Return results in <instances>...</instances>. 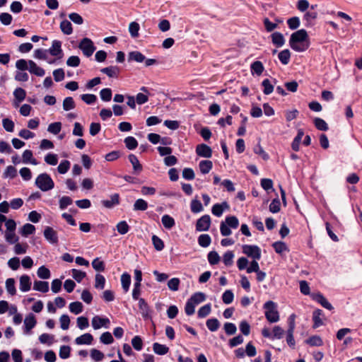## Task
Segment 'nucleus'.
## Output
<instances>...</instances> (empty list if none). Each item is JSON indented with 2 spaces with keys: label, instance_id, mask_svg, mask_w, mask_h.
Segmentation results:
<instances>
[{
  "label": "nucleus",
  "instance_id": "1",
  "mask_svg": "<svg viewBox=\"0 0 362 362\" xmlns=\"http://www.w3.org/2000/svg\"><path fill=\"white\" fill-rule=\"evenodd\" d=\"M290 47L296 52H304L309 47L308 33L300 29L293 33L289 40Z\"/></svg>",
  "mask_w": 362,
  "mask_h": 362
},
{
  "label": "nucleus",
  "instance_id": "2",
  "mask_svg": "<svg viewBox=\"0 0 362 362\" xmlns=\"http://www.w3.org/2000/svg\"><path fill=\"white\" fill-rule=\"evenodd\" d=\"M35 185L43 192L49 191L54 187V183L52 179L47 173H42L39 175L36 178Z\"/></svg>",
  "mask_w": 362,
  "mask_h": 362
},
{
  "label": "nucleus",
  "instance_id": "3",
  "mask_svg": "<svg viewBox=\"0 0 362 362\" xmlns=\"http://www.w3.org/2000/svg\"><path fill=\"white\" fill-rule=\"evenodd\" d=\"M265 317L269 322H276L279 320V312L276 309V305L274 302L269 300L264 304Z\"/></svg>",
  "mask_w": 362,
  "mask_h": 362
},
{
  "label": "nucleus",
  "instance_id": "4",
  "mask_svg": "<svg viewBox=\"0 0 362 362\" xmlns=\"http://www.w3.org/2000/svg\"><path fill=\"white\" fill-rule=\"evenodd\" d=\"M78 48L83 52V54L87 57H90L95 50V47L93 45V42L88 37H84L81 40L78 45Z\"/></svg>",
  "mask_w": 362,
  "mask_h": 362
},
{
  "label": "nucleus",
  "instance_id": "5",
  "mask_svg": "<svg viewBox=\"0 0 362 362\" xmlns=\"http://www.w3.org/2000/svg\"><path fill=\"white\" fill-rule=\"evenodd\" d=\"M243 252L248 257H251L255 259H259L261 257L260 249L256 245H245L243 246Z\"/></svg>",
  "mask_w": 362,
  "mask_h": 362
},
{
  "label": "nucleus",
  "instance_id": "6",
  "mask_svg": "<svg viewBox=\"0 0 362 362\" xmlns=\"http://www.w3.org/2000/svg\"><path fill=\"white\" fill-rule=\"evenodd\" d=\"M211 226V218L209 215H204L199 218L196 223V230L198 231H206Z\"/></svg>",
  "mask_w": 362,
  "mask_h": 362
},
{
  "label": "nucleus",
  "instance_id": "7",
  "mask_svg": "<svg viewBox=\"0 0 362 362\" xmlns=\"http://www.w3.org/2000/svg\"><path fill=\"white\" fill-rule=\"evenodd\" d=\"M196 153L199 156L206 158H209L212 156V150L211 147L204 144L197 146Z\"/></svg>",
  "mask_w": 362,
  "mask_h": 362
},
{
  "label": "nucleus",
  "instance_id": "8",
  "mask_svg": "<svg viewBox=\"0 0 362 362\" xmlns=\"http://www.w3.org/2000/svg\"><path fill=\"white\" fill-rule=\"evenodd\" d=\"M44 236L45 239L52 244L58 243L57 233L52 228L47 226L44 230Z\"/></svg>",
  "mask_w": 362,
  "mask_h": 362
},
{
  "label": "nucleus",
  "instance_id": "9",
  "mask_svg": "<svg viewBox=\"0 0 362 362\" xmlns=\"http://www.w3.org/2000/svg\"><path fill=\"white\" fill-rule=\"evenodd\" d=\"M91 323L93 329H98L102 327H105L107 328V325L110 324V320L108 318H103L99 316H95L93 317Z\"/></svg>",
  "mask_w": 362,
  "mask_h": 362
},
{
  "label": "nucleus",
  "instance_id": "10",
  "mask_svg": "<svg viewBox=\"0 0 362 362\" xmlns=\"http://www.w3.org/2000/svg\"><path fill=\"white\" fill-rule=\"evenodd\" d=\"M311 296L314 300L319 303L325 308L329 310L333 309V307L331 305V303H329L328 300L320 293H312Z\"/></svg>",
  "mask_w": 362,
  "mask_h": 362
},
{
  "label": "nucleus",
  "instance_id": "11",
  "mask_svg": "<svg viewBox=\"0 0 362 362\" xmlns=\"http://www.w3.org/2000/svg\"><path fill=\"white\" fill-rule=\"evenodd\" d=\"M62 42L59 40H54L52 47L47 50L52 56L62 57Z\"/></svg>",
  "mask_w": 362,
  "mask_h": 362
},
{
  "label": "nucleus",
  "instance_id": "12",
  "mask_svg": "<svg viewBox=\"0 0 362 362\" xmlns=\"http://www.w3.org/2000/svg\"><path fill=\"white\" fill-rule=\"evenodd\" d=\"M37 321L33 314L30 313L24 320L25 332L30 333V330L36 325Z\"/></svg>",
  "mask_w": 362,
  "mask_h": 362
},
{
  "label": "nucleus",
  "instance_id": "13",
  "mask_svg": "<svg viewBox=\"0 0 362 362\" xmlns=\"http://www.w3.org/2000/svg\"><path fill=\"white\" fill-rule=\"evenodd\" d=\"M100 71L110 78H117L120 72V69L117 66H110L103 68Z\"/></svg>",
  "mask_w": 362,
  "mask_h": 362
},
{
  "label": "nucleus",
  "instance_id": "14",
  "mask_svg": "<svg viewBox=\"0 0 362 362\" xmlns=\"http://www.w3.org/2000/svg\"><path fill=\"white\" fill-rule=\"evenodd\" d=\"M29 69L28 71L30 73L35 74L37 76H43L45 74V70L38 66L35 62L32 60L28 61Z\"/></svg>",
  "mask_w": 362,
  "mask_h": 362
},
{
  "label": "nucleus",
  "instance_id": "15",
  "mask_svg": "<svg viewBox=\"0 0 362 362\" xmlns=\"http://www.w3.org/2000/svg\"><path fill=\"white\" fill-rule=\"evenodd\" d=\"M110 200H103L102 204L107 209H111L116 205L119 204V194H114L111 195Z\"/></svg>",
  "mask_w": 362,
  "mask_h": 362
},
{
  "label": "nucleus",
  "instance_id": "16",
  "mask_svg": "<svg viewBox=\"0 0 362 362\" xmlns=\"http://www.w3.org/2000/svg\"><path fill=\"white\" fill-rule=\"evenodd\" d=\"M30 286L31 281L30 276L28 275L21 276L20 278V289L23 292H26L30 289Z\"/></svg>",
  "mask_w": 362,
  "mask_h": 362
},
{
  "label": "nucleus",
  "instance_id": "17",
  "mask_svg": "<svg viewBox=\"0 0 362 362\" xmlns=\"http://www.w3.org/2000/svg\"><path fill=\"white\" fill-rule=\"evenodd\" d=\"M229 207L226 202H223L222 204H216L213 206L211 211L212 214L216 216H221L223 212L224 209Z\"/></svg>",
  "mask_w": 362,
  "mask_h": 362
},
{
  "label": "nucleus",
  "instance_id": "18",
  "mask_svg": "<svg viewBox=\"0 0 362 362\" xmlns=\"http://www.w3.org/2000/svg\"><path fill=\"white\" fill-rule=\"evenodd\" d=\"M93 340V336L89 333H86L75 339L76 344H90Z\"/></svg>",
  "mask_w": 362,
  "mask_h": 362
},
{
  "label": "nucleus",
  "instance_id": "19",
  "mask_svg": "<svg viewBox=\"0 0 362 362\" xmlns=\"http://www.w3.org/2000/svg\"><path fill=\"white\" fill-rule=\"evenodd\" d=\"M139 307L142 316L144 318L148 317L150 313L149 306L144 298L139 299Z\"/></svg>",
  "mask_w": 362,
  "mask_h": 362
},
{
  "label": "nucleus",
  "instance_id": "20",
  "mask_svg": "<svg viewBox=\"0 0 362 362\" xmlns=\"http://www.w3.org/2000/svg\"><path fill=\"white\" fill-rule=\"evenodd\" d=\"M145 56L139 51H132L130 52L128 54V60L134 61L136 62H143L145 60Z\"/></svg>",
  "mask_w": 362,
  "mask_h": 362
},
{
  "label": "nucleus",
  "instance_id": "21",
  "mask_svg": "<svg viewBox=\"0 0 362 362\" xmlns=\"http://www.w3.org/2000/svg\"><path fill=\"white\" fill-rule=\"evenodd\" d=\"M213 163L212 161L209 160H204L200 161L199 164V168L200 172L203 174H207L212 169Z\"/></svg>",
  "mask_w": 362,
  "mask_h": 362
},
{
  "label": "nucleus",
  "instance_id": "22",
  "mask_svg": "<svg viewBox=\"0 0 362 362\" xmlns=\"http://www.w3.org/2000/svg\"><path fill=\"white\" fill-rule=\"evenodd\" d=\"M272 40L273 44L277 47L283 46L285 42L284 35L279 32H275L272 34Z\"/></svg>",
  "mask_w": 362,
  "mask_h": 362
},
{
  "label": "nucleus",
  "instance_id": "23",
  "mask_svg": "<svg viewBox=\"0 0 362 362\" xmlns=\"http://www.w3.org/2000/svg\"><path fill=\"white\" fill-rule=\"evenodd\" d=\"M322 315V311L320 309L315 310L313 314V328L319 327L323 325L321 316Z\"/></svg>",
  "mask_w": 362,
  "mask_h": 362
},
{
  "label": "nucleus",
  "instance_id": "24",
  "mask_svg": "<svg viewBox=\"0 0 362 362\" xmlns=\"http://www.w3.org/2000/svg\"><path fill=\"white\" fill-rule=\"evenodd\" d=\"M33 288L42 293H46L49 291V284L47 281H35L34 282Z\"/></svg>",
  "mask_w": 362,
  "mask_h": 362
},
{
  "label": "nucleus",
  "instance_id": "25",
  "mask_svg": "<svg viewBox=\"0 0 362 362\" xmlns=\"http://www.w3.org/2000/svg\"><path fill=\"white\" fill-rule=\"evenodd\" d=\"M252 74H256L257 76H260L264 71V66L260 61L254 62L250 66Z\"/></svg>",
  "mask_w": 362,
  "mask_h": 362
},
{
  "label": "nucleus",
  "instance_id": "26",
  "mask_svg": "<svg viewBox=\"0 0 362 362\" xmlns=\"http://www.w3.org/2000/svg\"><path fill=\"white\" fill-rule=\"evenodd\" d=\"M60 29L62 32L66 35H71L73 33L72 25L70 21L64 20L60 23Z\"/></svg>",
  "mask_w": 362,
  "mask_h": 362
},
{
  "label": "nucleus",
  "instance_id": "27",
  "mask_svg": "<svg viewBox=\"0 0 362 362\" xmlns=\"http://www.w3.org/2000/svg\"><path fill=\"white\" fill-rule=\"evenodd\" d=\"M303 135H304L303 130L298 129V134H297L296 136L294 138V139L291 144V147L293 151H298L299 150L300 143L302 140Z\"/></svg>",
  "mask_w": 362,
  "mask_h": 362
},
{
  "label": "nucleus",
  "instance_id": "28",
  "mask_svg": "<svg viewBox=\"0 0 362 362\" xmlns=\"http://www.w3.org/2000/svg\"><path fill=\"white\" fill-rule=\"evenodd\" d=\"M129 160L132 163L134 172L140 173L142 170V165L140 164L137 157L135 155H129Z\"/></svg>",
  "mask_w": 362,
  "mask_h": 362
},
{
  "label": "nucleus",
  "instance_id": "29",
  "mask_svg": "<svg viewBox=\"0 0 362 362\" xmlns=\"http://www.w3.org/2000/svg\"><path fill=\"white\" fill-rule=\"evenodd\" d=\"M305 343L312 346H321L323 345V341L320 336H312L305 340Z\"/></svg>",
  "mask_w": 362,
  "mask_h": 362
},
{
  "label": "nucleus",
  "instance_id": "30",
  "mask_svg": "<svg viewBox=\"0 0 362 362\" xmlns=\"http://www.w3.org/2000/svg\"><path fill=\"white\" fill-rule=\"evenodd\" d=\"M153 351L158 355H164L169 351V348L165 345L159 343H154L153 345Z\"/></svg>",
  "mask_w": 362,
  "mask_h": 362
},
{
  "label": "nucleus",
  "instance_id": "31",
  "mask_svg": "<svg viewBox=\"0 0 362 362\" xmlns=\"http://www.w3.org/2000/svg\"><path fill=\"white\" fill-rule=\"evenodd\" d=\"M279 59L280 62L286 65L288 64L290 57H291V52L288 49H284L281 52L279 53Z\"/></svg>",
  "mask_w": 362,
  "mask_h": 362
},
{
  "label": "nucleus",
  "instance_id": "32",
  "mask_svg": "<svg viewBox=\"0 0 362 362\" xmlns=\"http://www.w3.org/2000/svg\"><path fill=\"white\" fill-rule=\"evenodd\" d=\"M163 226L167 229H170L175 226V220L169 215H164L161 219Z\"/></svg>",
  "mask_w": 362,
  "mask_h": 362
},
{
  "label": "nucleus",
  "instance_id": "33",
  "mask_svg": "<svg viewBox=\"0 0 362 362\" xmlns=\"http://www.w3.org/2000/svg\"><path fill=\"white\" fill-rule=\"evenodd\" d=\"M206 325L208 329L211 332L216 331L220 327V322L216 318L207 320Z\"/></svg>",
  "mask_w": 362,
  "mask_h": 362
},
{
  "label": "nucleus",
  "instance_id": "34",
  "mask_svg": "<svg viewBox=\"0 0 362 362\" xmlns=\"http://www.w3.org/2000/svg\"><path fill=\"white\" fill-rule=\"evenodd\" d=\"M140 29L139 24L136 22H132L129 25V32L131 36L136 38L139 36V31Z\"/></svg>",
  "mask_w": 362,
  "mask_h": 362
},
{
  "label": "nucleus",
  "instance_id": "35",
  "mask_svg": "<svg viewBox=\"0 0 362 362\" xmlns=\"http://www.w3.org/2000/svg\"><path fill=\"white\" fill-rule=\"evenodd\" d=\"M211 242V237L208 234H202L198 238L199 245L203 247H208Z\"/></svg>",
  "mask_w": 362,
  "mask_h": 362
},
{
  "label": "nucleus",
  "instance_id": "36",
  "mask_svg": "<svg viewBox=\"0 0 362 362\" xmlns=\"http://www.w3.org/2000/svg\"><path fill=\"white\" fill-rule=\"evenodd\" d=\"M121 283L124 291H127L129 288L131 283V276L129 274L124 273L121 276Z\"/></svg>",
  "mask_w": 362,
  "mask_h": 362
},
{
  "label": "nucleus",
  "instance_id": "37",
  "mask_svg": "<svg viewBox=\"0 0 362 362\" xmlns=\"http://www.w3.org/2000/svg\"><path fill=\"white\" fill-rule=\"evenodd\" d=\"M15 99L18 102H22L26 97V92L22 88H17L13 91Z\"/></svg>",
  "mask_w": 362,
  "mask_h": 362
},
{
  "label": "nucleus",
  "instance_id": "38",
  "mask_svg": "<svg viewBox=\"0 0 362 362\" xmlns=\"http://www.w3.org/2000/svg\"><path fill=\"white\" fill-rule=\"evenodd\" d=\"M35 230V227L30 223H25L21 229V235L27 237L29 235L33 234Z\"/></svg>",
  "mask_w": 362,
  "mask_h": 362
},
{
  "label": "nucleus",
  "instance_id": "39",
  "mask_svg": "<svg viewBox=\"0 0 362 362\" xmlns=\"http://www.w3.org/2000/svg\"><path fill=\"white\" fill-rule=\"evenodd\" d=\"M69 310L71 313L77 315L83 311V305L79 301L71 303L69 305Z\"/></svg>",
  "mask_w": 362,
  "mask_h": 362
},
{
  "label": "nucleus",
  "instance_id": "40",
  "mask_svg": "<svg viewBox=\"0 0 362 362\" xmlns=\"http://www.w3.org/2000/svg\"><path fill=\"white\" fill-rule=\"evenodd\" d=\"M126 147L129 150L135 149L138 146L136 139L133 136H128L124 139Z\"/></svg>",
  "mask_w": 362,
  "mask_h": 362
},
{
  "label": "nucleus",
  "instance_id": "41",
  "mask_svg": "<svg viewBox=\"0 0 362 362\" xmlns=\"http://www.w3.org/2000/svg\"><path fill=\"white\" fill-rule=\"evenodd\" d=\"M314 124L315 127L320 131H327L328 129V125L326 122L319 117H316L314 119Z\"/></svg>",
  "mask_w": 362,
  "mask_h": 362
},
{
  "label": "nucleus",
  "instance_id": "42",
  "mask_svg": "<svg viewBox=\"0 0 362 362\" xmlns=\"http://www.w3.org/2000/svg\"><path fill=\"white\" fill-rule=\"evenodd\" d=\"M76 105L75 102L71 97H67L63 101V109L65 111H69L70 110H72L75 108Z\"/></svg>",
  "mask_w": 362,
  "mask_h": 362
},
{
  "label": "nucleus",
  "instance_id": "43",
  "mask_svg": "<svg viewBox=\"0 0 362 362\" xmlns=\"http://www.w3.org/2000/svg\"><path fill=\"white\" fill-rule=\"evenodd\" d=\"M6 288L9 294L13 296L16 293V287H15V280L13 279H8L6 281Z\"/></svg>",
  "mask_w": 362,
  "mask_h": 362
},
{
  "label": "nucleus",
  "instance_id": "44",
  "mask_svg": "<svg viewBox=\"0 0 362 362\" xmlns=\"http://www.w3.org/2000/svg\"><path fill=\"white\" fill-rule=\"evenodd\" d=\"M62 129V123L56 122L51 123L47 128V131L53 134H57Z\"/></svg>",
  "mask_w": 362,
  "mask_h": 362
},
{
  "label": "nucleus",
  "instance_id": "45",
  "mask_svg": "<svg viewBox=\"0 0 362 362\" xmlns=\"http://www.w3.org/2000/svg\"><path fill=\"white\" fill-rule=\"evenodd\" d=\"M147 208V202L142 199H139L134 202V209L136 211H145Z\"/></svg>",
  "mask_w": 362,
  "mask_h": 362
},
{
  "label": "nucleus",
  "instance_id": "46",
  "mask_svg": "<svg viewBox=\"0 0 362 362\" xmlns=\"http://www.w3.org/2000/svg\"><path fill=\"white\" fill-rule=\"evenodd\" d=\"M228 226L232 228H237L239 225L238 219L236 216H230L226 218V221L224 222Z\"/></svg>",
  "mask_w": 362,
  "mask_h": 362
},
{
  "label": "nucleus",
  "instance_id": "47",
  "mask_svg": "<svg viewBox=\"0 0 362 362\" xmlns=\"http://www.w3.org/2000/svg\"><path fill=\"white\" fill-rule=\"evenodd\" d=\"M54 340V337L53 335L46 333H44L39 337V341L42 344H47L48 345H51L53 344Z\"/></svg>",
  "mask_w": 362,
  "mask_h": 362
},
{
  "label": "nucleus",
  "instance_id": "48",
  "mask_svg": "<svg viewBox=\"0 0 362 362\" xmlns=\"http://www.w3.org/2000/svg\"><path fill=\"white\" fill-rule=\"evenodd\" d=\"M262 85L264 87L263 92L265 95L271 94L274 90V86L268 78L263 80Z\"/></svg>",
  "mask_w": 362,
  "mask_h": 362
},
{
  "label": "nucleus",
  "instance_id": "49",
  "mask_svg": "<svg viewBox=\"0 0 362 362\" xmlns=\"http://www.w3.org/2000/svg\"><path fill=\"white\" fill-rule=\"evenodd\" d=\"M272 247H274L275 252L279 254H281L283 252L288 250L287 246L285 244V243L281 241L274 243L272 244Z\"/></svg>",
  "mask_w": 362,
  "mask_h": 362
},
{
  "label": "nucleus",
  "instance_id": "50",
  "mask_svg": "<svg viewBox=\"0 0 362 362\" xmlns=\"http://www.w3.org/2000/svg\"><path fill=\"white\" fill-rule=\"evenodd\" d=\"M190 207H191V211L194 214L201 212L203 210V206H202V203L200 202V201H199L196 199L192 200Z\"/></svg>",
  "mask_w": 362,
  "mask_h": 362
},
{
  "label": "nucleus",
  "instance_id": "51",
  "mask_svg": "<svg viewBox=\"0 0 362 362\" xmlns=\"http://www.w3.org/2000/svg\"><path fill=\"white\" fill-rule=\"evenodd\" d=\"M117 230L121 235H124L128 233L129 226L124 221H120L117 224Z\"/></svg>",
  "mask_w": 362,
  "mask_h": 362
},
{
  "label": "nucleus",
  "instance_id": "52",
  "mask_svg": "<svg viewBox=\"0 0 362 362\" xmlns=\"http://www.w3.org/2000/svg\"><path fill=\"white\" fill-rule=\"evenodd\" d=\"M37 274L40 279H47L50 277V272L45 266H41L37 269Z\"/></svg>",
  "mask_w": 362,
  "mask_h": 362
},
{
  "label": "nucleus",
  "instance_id": "53",
  "mask_svg": "<svg viewBox=\"0 0 362 362\" xmlns=\"http://www.w3.org/2000/svg\"><path fill=\"white\" fill-rule=\"evenodd\" d=\"M73 278L78 283H80L86 276V272L73 269L71 270Z\"/></svg>",
  "mask_w": 362,
  "mask_h": 362
},
{
  "label": "nucleus",
  "instance_id": "54",
  "mask_svg": "<svg viewBox=\"0 0 362 362\" xmlns=\"http://www.w3.org/2000/svg\"><path fill=\"white\" fill-rule=\"evenodd\" d=\"M189 300L194 303V305L199 304L205 300V294L202 292L196 293Z\"/></svg>",
  "mask_w": 362,
  "mask_h": 362
},
{
  "label": "nucleus",
  "instance_id": "55",
  "mask_svg": "<svg viewBox=\"0 0 362 362\" xmlns=\"http://www.w3.org/2000/svg\"><path fill=\"white\" fill-rule=\"evenodd\" d=\"M100 95L103 101L108 102L112 98V90L110 88H103L100 92Z\"/></svg>",
  "mask_w": 362,
  "mask_h": 362
},
{
  "label": "nucleus",
  "instance_id": "56",
  "mask_svg": "<svg viewBox=\"0 0 362 362\" xmlns=\"http://www.w3.org/2000/svg\"><path fill=\"white\" fill-rule=\"evenodd\" d=\"M152 242H153V246L156 250L160 251L163 249V247H164L163 241L160 238H158L157 235H153Z\"/></svg>",
  "mask_w": 362,
  "mask_h": 362
},
{
  "label": "nucleus",
  "instance_id": "57",
  "mask_svg": "<svg viewBox=\"0 0 362 362\" xmlns=\"http://www.w3.org/2000/svg\"><path fill=\"white\" fill-rule=\"evenodd\" d=\"M211 313V305L206 304L202 307H201L198 310V317L200 318H203L206 317Z\"/></svg>",
  "mask_w": 362,
  "mask_h": 362
},
{
  "label": "nucleus",
  "instance_id": "58",
  "mask_svg": "<svg viewBox=\"0 0 362 362\" xmlns=\"http://www.w3.org/2000/svg\"><path fill=\"white\" fill-rule=\"evenodd\" d=\"M100 340L105 344H110L113 342L114 339L110 332H106L101 334Z\"/></svg>",
  "mask_w": 362,
  "mask_h": 362
},
{
  "label": "nucleus",
  "instance_id": "59",
  "mask_svg": "<svg viewBox=\"0 0 362 362\" xmlns=\"http://www.w3.org/2000/svg\"><path fill=\"white\" fill-rule=\"evenodd\" d=\"M233 298H234V295H233V293L232 292V291H230V290H226L222 296V300L225 304L231 303L233 300Z\"/></svg>",
  "mask_w": 362,
  "mask_h": 362
},
{
  "label": "nucleus",
  "instance_id": "60",
  "mask_svg": "<svg viewBox=\"0 0 362 362\" xmlns=\"http://www.w3.org/2000/svg\"><path fill=\"white\" fill-rule=\"evenodd\" d=\"M105 277L100 274H97L95 275V287L96 288L103 289L105 287Z\"/></svg>",
  "mask_w": 362,
  "mask_h": 362
},
{
  "label": "nucleus",
  "instance_id": "61",
  "mask_svg": "<svg viewBox=\"0 0 362 362\" xmlns=\"http://www.w3.org/2000/svg\"><path fill=\"white\" fill-rule=\"evenodd\" d=\"M208 260L212 265L216 264L220 261V257L216 251H211L208 254Z\"/></svg>",
  "mask_w": 362,
  "mask_h": 362
},
{
  "label": "nucleus",
  "instance_id": "62",
  "mask_svg": "<svg viewBox=\"0 0 362 362\" xmlns=\"http://www.w3.org/2000/svg\"><path fill=\"white\" fill-rule=\"evenodd\" d=\"M5 238L10 244H13L18 241V237L15 234L14 231L6 232Z\"/></svg>",
  "mask_w": 362,
  "mask_h": 362
},
{
  "label": "nucleus",
  "instance_id": "63",
  "mask_svg": "<svg viewBox=\"0 0 362 362\" xmlns=\"http://www.w3.org/2000/svg\"><path fill=\"white\" fill-rule=\"evenodd\" d=\"M93 269L98 272H103L105 270V264L99 258H95L92 262Z\"/></svg>",
  "mask_w": 362,
  "mask_h": 362
},
{
  "label": "nucleus",
  "instance_id": "64",
  "mask_svg": "<svg viewBox=\"0 0 362 362\" xmlns=\"http://www.w3.org/2000/svg\"><path fill=\"white\" fill-rule=\"evenodd\" d=\"M70 168V162L69 160H63L57 167V170L60 174L66 173Z\"/></svg>",
  "mask_w": 362,
  "mask_h": 362
}]
</instances>
